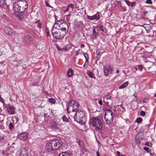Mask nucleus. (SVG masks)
<instances>
[{"label": "nucleus", "instance_id": "a19ab883", "mask_svg": "<svg viewBox=\"0 0 156 156\" xmlns=\"http://www.w3.org/2000/svg\"><path fill=\"white\" fill-rule=\"evenodd\" d=\"M146 145L149 147H151L152 146V144L151 143H150L149 142H147L146 143Z\"/></svg>", "mask_w": 156, "mask_h": 156}, {"label": "nucleus", "instance_id": "2eb2a0df", "mask_svg": "<svg viewBox=\"0 0 156 156\" xmlns=\"http://www.w3.org/2000/svg\"><path fill=\"white\" fill-rule=\"evenodd\" d=\"M87 18L88 19L90 20H98L100 18L98 12L96 14L92 16H87Z\"/></svg>", "mask_w": 156, "mask_h": 156}, {"label": "nucleus", "instance_id": "6ab92c4d", "mask_svg": "<svg viewBox=\"0 0 156 156\" xmlns=\"http://www.w3.org/2000/svg\"><path fill=\"white\" fill-rule=\"evenodd\" d=\"M124 1L129 6L133 7L136 4V3L135 2H131L127 0H125Z\"/></svg>", "mask_w": 156, "mask_h": 156}, {"label": "nucleus", "instance_id": "6e6552de", "mask_svg": "<svg viewBox=\"0 0 156 156\" xmlns=\"http://www.w3.org/2000/svg\"><path fill=\"white\" fill-rule=\"evenodd\" d=\"M21 7V8L25 11L28 7L27 2L25 0H19L16 2Z\"/></svg>", "mask_w": 156, "mask_h": 156}, {"label": "nucleus", "instance_id": "1a4fd4ad", "mask_svg": "<svg viewBox=\"0 0 156 156\" xmlns=\"http://www.w3.org/2000/svg\"><path fill=\"white\" fill-rule=\"evenodd\" d=\"M6 108L9 115H13L15 113V108L14 106L10 104H8L6 106Z\"/></svg>", "mask_w": 156, "mask_h": 156}, {"label": "nucleus", "instance_id": "473e14b6", "mask_svg": "<svg viewBox=\"0 0 156 156\" xmlns=\"http://www.w3.org/2000/svg\"><path fill=\"white\" fill-rule=\"evenodd\" d=\"M84 56L86 59V61L85 62V63L87 62L88 60V54L87 53H84Z\"/></svg>", "mask_w": 156, "mask_h": 156}, {"label": "nucleus", "instance_id": "4d7b16f0", "mask_svg": "<svg viewBox=\"0 0 156 156\" xmlns=\"http://www.w3.org/2000/svg\"><path fill=\"white\" fill-rule=\"evenodd\" d=\"M85 46V45L83 44H80V47L82 48L84 47Z\"/></svg>", "mask_w": 156, "mask_h": 156}, {"label": "nucleus", "instance_id": "de8ad7c7", "mask_svg": "<svg viewBox=\"0 0 156 156\" xmlns=\"http://www.w3.org/2000/svg\"><path fill=\"white\" fill-rule=\"evenodd\" d=\"M138 69H140V71L142 70L143 69L142 66L141 65H139L138 66Z\"/></svg>", "mask_w": 156, "mask_h": 156}, {"label": "nucleus", "instance_id": "20e7f679", "mask_svg": "<svg viewBox=\"0 0 156 156\" xmlns=\"http://www.w3.org/2000/svg\"><path fill=\"white\" fill-rule=\"evenodd\" d=\"M51 31L53 37L57 39L63 38L66 34L64 32L57 29V26L55 25L52 28Z\"/></svg>", "mask_w": 156, "mask_h": 156}, {"label": "nucleus", "instance_id": "e433bc0d", "mask_svg": "<svg viewBox=\"0 0 156 156\" xmlns=\"http://www.w3.org/2000/svg\"><path fill=\"white\" fill-rule=\"evenodd\" d=\"M143 101L145 103L148 102L149 101L148 98L146 97L144 98L143 99Z\"/></svg>", "mask_w": 156, "mask_h": 156}, {"label": "nucleus", "instance_id": "c9c22d12", "mask_svg": "<svg viewBox=\"0 0 156 156\" xmlns=\"http://www.w3.org/2000/svg\"><path fill=\"white\" fill-rule=\"evenodd\" d=\"M111 96L109 94H107L105 97V98L108 100L111 99Z\"/></svg>", "mask_w": 156, "mask_h": 156}, {"label": "nucleus", "instance_id": "7ed1b4c3", "mask_svg": "<svg viewBox=\"0 0 156 156\" xmlns=\"http://www.w3.org/2000/svg\"><path fill=\"white\" fill-rule=\"evenodd\" d=\"M89 123L96 130L101 129L102 127V124L101 120L96 117L90 118Z\"/></svg>", "mask_w": 156, "mask_h": 156}, {"label": "nucleus", "instance_id": "cd10ccee", "mask_svg": "<svg viewBox=\"0 0 156 156\" xmlns=\"http://www.w3.org/2000/svg\"><path fill=\"white\" fill-rule=\"evenodd\" d=\"M62 119L63 121L64 122H67L69 121L68 118L65 115L63 116L62 118Z\"/></svg>", "mask_w": 156, "mask_h": 156}, {"label": "nucleus", "instance_id": "a878e982", "mask_svg": "<svg viewBox=\"0 0 156 156\" xmlns=\"http://www.w3.org/2000/svg\"><path fill=\"white\" fill-rule=\"evenodd\" d=\"M87 74L91 78H93L94 77V74L90 71H87Z\"/></svg>", "mask_w": 156, "mask_h": 156}, {"label": "nucleus", "instance_id": "58836bf2", "mask_svg": "<svg viewBox=\"0 0 156 156\" xmlns=\"http://www.w3.org/2000/svg\"><path fill=\"white\" fill-rule=\"evenodd\" d=\"M55 46L56 48L58 50L60 51L62 50V49L61 48H60L59 47V45L58 44H55Z\"/></svg>", "mask_w": 156, "mask_h": 156}, {"label": "nucleus", "instance_id": "423d86ee", "mask_svg": "<svg viewBox=\"0 0 156 156\" xmlns=\"http://www.w3.org/2000/svg\"><path fill=\"white\" fill-rule=\"evenodd\" d=\"M59 23L56 24V26H57V29L64 32L65 34H66L68 32V26L67 23L65 21H61Z\"/></svg>", "mask_w": 156, "mask_h": 156}, {"label": "nucleus", "instance_id": "603ef678", "mask_svg": "<svg viewBox=\"0 0 156 156\" xmlns=\"http://www.w3.org/2000/svg\"><path fill=\"white\" fill-rule=\"evenodd\" d=\"M69 7L68 6L67 8H66V9L65 10V12H67L69 11Z\"/></svg>", "mask_w": 156, "mask_h": 156}, {"label": "nucleus", "instance_id": "f8f14e48", "mask_svg": "<svg viewBox=\"0 0 156 156\" xmlns=\"http://www.w3.org/2000/svg\"><path fill=\"white\" fill-rule=\"evenodd\" d=\"M45 148L47 152H50L51 153H53V151L54 150V148H53L49 142L46 144Z\"/></svg>", "mask_w": 156, "mask_h": 156}, {"label": "nucleus", "instance_id": "bf43d9fd", "mask_svg": "<svg viewBox=\"0 0 156 156\" xmlns=\"http://www.w3.org/2000/svg\"><path fill=\"white\" fill-rule=\"evenodd\" d=\"M135 141L137 143H139V140L138 139L136 140Z\"/></svg>", "mask_w": 156, "mask_h": 156}, {"label": "nucleus", "instance_id": "5fc2aeb1", "mask_svg": "<svg viewBox=\"0 0 156 156\" xmlns=\"http://www.w3.org/2000/svg\"><path fill=\"white\" fill-rule=\"evenodd\" d=\"M117 154L118 156H121V155H120V152L119 151H117Z\"/></svg>", "mask_w": 156, "mask_h": 156}, {"label": "nucleus", "instance_id": "b1692460", "mask_svg": "<svg viewBox=\"0 0 156 156\" xmlns=\"http://www.w3.org/2000/svg\"><path fill=\"white\" fill-rule=\"evenodd\" d=\"M73 74V70L71 68H70L67 72V76L69 77H70L72 76Z\"/></svg>", "mask_w": 156, "mask_h": 156}, {"label": "nucleus", "instance_id": "7c9ffc66", "mask_svg": "<svg viewBox=\"0 0 156 156\" xmlns=\"http://www.w3.org/2000/svg\"><path fill=\"white\" fill-rule=\"evenodd\" d=\"M5 0H0V8H2L4 5H5Z\"/></svg>", "mask_w": 156, "mask_h": 156}, {"label": "nucleus", "instance_id": "680f3d73", "mask_svg": "<svg viewBox=\"0 0 156 156\" xmlns=\"http://www.w3.org/2000/svg\"><path fill=\"white\" fill-rule=\"evenodd\" d=\"M85 63H85H85H84V65H83V66L84 67H87V66H86V65H85Z\"/></svg>", "mask_w": 156, "mask_h": 156}, {"label": "nucleus", "instance_id": "9b49d317", "mask_svg": "<svg viewBox=\"0 0 156 156\" xmlns=\"http://www.w3.org/2000/svg\"><path fill=\"white\" fill-rule=\"evenodd\" d=\"M23 41L27 44L31 43L32 42V37L29 35H25L23 37Z\"/></svg>", "mask_w": 156, "mask_h": 156}, {"label": "nucleus", "instance_id": "a18cd8bd", "mask_svg": "<svg viewBox=\"0 0 156 156\" xmlns=\"http://www.w3.org/2000/svg\"><path fill=\"white\" fill-rule=\"evenodd\" d=\"M45 4L46 6L51 7V6L48 3V2L46 1H45Z\"/></svg>", "mask_w": 156, "mask_h": 156}, {"label": "nucleus", "instance_id": "72a5a7b5", "mask_svg": "<svg viewBox=\"0 0 156 156\" xmlns=\"http://www.w3.org/2000/svg\"><path fill=\"white\" fill-rule=\"evenodd\" d=\"M48 101L51 103L52 104H54L55 102V99L52 98H50L48 100Z\"/></svg>", "mask_w": 156, "mask_h": 156}, {"label": "nucleus", "instance_id": "49530a36", "mask_svg": "<svg viewBox=\"0 0 156 156\" xmlns=\"http://www.w3.org/2000/svg\"><path fill=\"white\" fill-rule=\"evenodd\" d=\"M38 82H35L32 84V86H37V84H38Z\"/></svg>", "mask_w": 156, "mask_h": 156}, {"label": "nucleus", "instance_id": "aec40b11", "mask_svg": "<svg viewBox=\"0 0 156 156\" xmlns=\"http://www.w3.org/2000/svg\"><path fill=\"white\" fill-rule=\"evenodd\" d=\"M51 125L53 128L55 129L58 128V124L56 122L52 121L51 122Z\"/></svg>", "mask_w": 156, "mask_h": 156}, {"label": "nucleus", "instance_id": "f03ea898", "mask_svg": "<svg viewBox=\"0 0 156 156\" xmlns=\"http://www.w3.org/2000/svg\"><path fill=\"white\" fill-rule=\"evenodd\" d=\"M79 105L76 101L70 100L66 103V108L67 112L69 113L72 111L75 112L78 108Z\"/></svg>", "mask_w": 156, "mask_h": 156}, {"label": "nucleus", "instance_id": "8fccbe9b", "mask_svg": "<svg viewBox=\"0 0 156 156\" xmlns=\"http://www.w3.org/2000/svg\"><path fill=\"white\" fill-rule=\"evenodd\" d=\"M46 34H47V37L50 36V35L49 31H48V30H46Z\"/></svg>", "mask_w": 156, "mask_h": 156}, {"label": "nucleus", "instance_id": "052dcab7", "mask_svg": "<svg viewBox=\"0 0 156 156\" xmlns=\"http://www.w3.org/2000/svg\"><path fill=\"white\" fill-rule=\"evenodd\" d=\"M96 154L97 156H100L99 153L98 151L97 152Z\"/></svg>", "mask_w": 156, "mask_h": 156}, {"label": "nucleus", "instance_id": "f704fd0d", "mask_svg": "<svg viewBox=\"0 0 156 156\" xmlns=\"http://www.w3.org/2000/svg\"><path fill=\"white\" fill-rule=\"evenodd\" d=\"M144 149L148 153L150 152L151 151V149L147 147H144Z\"/></svg>", "mask_w": 156, "mask_h": 156}, {"label": "nucleus", "instance_id": "393cba45", "mask_svg": "<svg viewBox=\"0 0 156 156\" xmlns=\"http://www.w3.org/2000/svg\"><path fill=\"white\" fill-rule=\"evenodd\" d=\"M59 156H70L69 153L66 151L60 153Z\"/></svg>", "mask_w": 156, "mask_h": 156}, {"label": "nucleus", "instance_id": "bb28decb", "mask_svg": "<svg viewBox=\"0 0 156 156\" xmlns=\"http://www.w3.org/2000/svg\"><path fill=\"white\" fill-rule=\"evenodd\" d=\"M153 62L150 61H147L146 62V65L148 68H150L151 67V66Z\"/></svg>", "mask_w": 156, "mask_h": 156}, {"label": "nucleus", "instance_id": "f257e3e1", "mask_svg": "<svg viewBox=\"0 0 156 156\" xmlns=\"http://www.w3.org/2000/svg\"><path fill=\"white\" fill-rule=\"evenodd\" d=\"M74 118L75 121L78 123L83 124L86 121V117L84 111L79 110L77 111L75 114Z\"/></svg>", "mask_w": 156, "mask_h": 156}, {"label": "nucleus", "instance_id": "5701e85b", "mask_svg": "<svg viewBox=\"0 0 156 156\" xmlns=\"http://www.w3.org/2000/svg\"><path fill=\"white\" fill-rule=\"evenodd\" d=\"M17 16V17L18 19L19 20H23V19L24 17V14L23 12H20Z\"/></svg>", "mask_w": 156, "mask_h": 156}, {"label": "nucleus", "instance_id": "0e129e2a", "mask_svg": "<svg viewBox=\"0 0 156 156\" xmlns=\"http://www.w3.org/2000/svg\"><path fill=\"white\" fill-rule=\"evenodd\" d=\"M113 110L115 112L116 111V109L115 108V109L113 108Z\"/></svg>", "mask_w": 156, "mask_h": 156}, {"label": "nucleus", "instance_id": "4468645a", "mask_svg": "<svg viewBox=\"0 0 156 156\" xmlns=\"http://www.w3.org/2000/svg\"><path fill=\"white\" fill-rule=\"evenodd\" d=\"M4 32L7 35H11L13 33V30L9 27H7L5 28Z\"/></svg>", "mask_w": 156, "mask_h": 156}, {"label": "nucleus", "instance_id": "39448f33", "mask_svg": "<svg viewBox=\"0 0 156 156\" xmlns=\"http://www.w3.org/2000/svg\"><path fill=\"white\" fill-rule=\"evenodd\" d=\"M113 112L110 109L107 110L104 114V119L106 122L108 124L111 123L113 120Z\"/></svg>", "mask_w": 156, "mask_h": 156}, {"label": "nucleus", "instance_id": "774afa93", "mask_svg": "<svg viewBox=\"0 0 156 156\" xmlns=\"http://www.w3.org/2000/svg\"><path fill=\"white\" fill-rule=\"evenodd\" d=\"M140 132H138L137 134H138V135H139V134H140Z\"/></svg>", "mask_w": 156, "mask_h": 156}, {"label": "nucleus", "instance_id": "37998d69", "mask_svg": "<svg viewBox=\"0 0 156 156\" xmlns=\"http://www.w3.org/2000/svg\"><path fill=\"white\" fill-rule=\"evenodd\" d=\"M80 49H78L76 51L75 55L76 56L78 55L80 53Z\"/></svg>", "mask_w": 156, "mask_h": 156}, {"label": "nucleus", "instance_id": "6e6d98bb", "mask_svg": "<svg viewBox=\"0 0 156 156\" xmlns=\"http://www.w3.org/2000/svg\"><path fill=\"white\" fill-rule=\"evenodd\" d=\"M4 138V137L2 136H1L0 135V140H2Z\"/></svg>", "mask_w": 156, "mask_h": 156}, {"label": "nucleus", "instance_id": "4be33fe9", "mask_svg": "<svg viewBox=\"0 0 156 156\" xmlns=\"http://www.w3.org/2000/svg\"><path fill=\"white\" fill-rule=\"evenodd\" d=\"M128 82H124L119 87V89H123L126 88L128 85Z\"/></svg>", "mask_w": 156, "mask_h": 156}, {"label": "nucleus", "instance_id": "09e8293b", "mask_svg": "<svg viewBox=\"0 0 156 156\" xmlns=\"http://www.w3.org/2000/svg\"><path fill=\"white\" fill-rule=\"evenodd\" d=\"M99 29L101 31L103 32L104 31V30L103 29V26H100L99 27Z\"/></svg>", "mask_w": 156, "mask_h": 156}, {"label": "nucleus", "instance_id": "69168bd1", "mask_svg": "<svg viewBox=\"0 0 156 156\" xmlns=\"http://www.w3.org/2000/svg\"><path fill=\"white\" fill-rule=\"evenodd\" d=\"M123 11H126V8H123Z\"/></svg>", "mask_w": 156, "mask_h": 156}, {"label": "nucleus", "instance_id": "f3484780", "mask_svg": "<svg viewBox=\"0 0 156 156\" xmlns=\"http://www.w3.org/2000/svg\"><path fill=\"white\" fill-rule=\"evenodd\" d=\"M111 67L110 65H108L103 67L104 73L105 76H107L109 74L108 69Z\"/></svg>", "mask_w": 156, "mask_h": 156}, {"label": "nucleus", "instance_id": "c756f323", "mask_svg": "<svg viewBox=\"0 0 156 156\" xmlns=\"http://www.w3.org/2000/svg\"><path fill=\"white\" fill-rule=\"evenodd\" d=\"M36 23H37V26L38 27L41 29V28L42 23L40 22V20H38L36 21Z\"/></svg>", "mask_w": 156, "mask_h": 156}, {"label": "nucleus", "instance_id": "ea45409f", "mask_svg": "<svg viewBox=\"0 0 156 156\" xmlns=\"http://www.w3.org/2000/svg\"><path fill=\"white\" fill-rule=\"evenodd\" d=\"M69 7H70L71 8L73 9L74 7V5L73 4H69L68 5Z\"/></svg>", "mask_w": 156, "mask_h": 156}, {"label": "nucleus", "instance_id": "79ce46f5", "mask_svg": "<svg viewBox=\"0 0 156 156\" xmlns=\"http://www.w3.org/2000/svg\"><path fill=\"white\" fill-rule=\"evenodd\" d=\"M140 115H141L144 116L145 115V112L144 111H141L140 112Z\"/></svg>", "mask_w": 156, "mask_h": 156}, {"label": "nucleus", "instance_id": "2f4dec72", "mask_svg": "<svg viewBox=\"0 0 156 156\" xmlns=\"http://www.w3.org/2000/svg\"><path fill=\"white\" fill-rule=\"evenodd\" d=\"M143 121V119L140 117L137 118L136 119V122L138 123H140Z\"/></svg>", "mask_w": 156, "mask_h": 156}, {"label": "nucleus", "instance_id": "412c9836", "mask_svg": "<svg viewBox=\"0 0 156 156\" xmlns=\"http://www.w3.org/2000/svg\"><path fill=\"white\" fill-rule=\"evenodd\" d=\"M72 47V45L70 43H69L66 45L64 48H62V50L67 51L69 50Z\"/></svg>", "mask_w": 156, "mask_h": 156}, {"label": "nucleus", "instance_id": "13d9d810", "mask_svg": "<svg viewBox=\"0 0 156 156\" xmlns=\"http://www.w3.org/2000/svg\"><path fill=\"white\" fill-rule=\"evenodd\" d=\"M117 106H119L121 108H122L123 109V108H124L123 107H122V106L121 105H117Z\"/></svg>", "mask_w": 156, "mask_h": 156}, {"label": "nucleus", "instance_id": "4c0bfd02", "mask_svg": "<svg viewBox=\"0 0 156 156\" xmlns=\"http://www.w3.org/2000/svg\"><path fill=\"white\" fill-rule=\"evenodd\" d=\"M145 3L147 4L151 5L152 3L151 0H146L145 1Z\"/></svg>", "mask_w": 156, "mask_h": 156}, {"label": "nucleus", "instance_id": "ddd939ff", "mask_svg": "<svg viewBox=\"0 0 156 156\" xmlns=\"http://www.w3.org/2000/svg\"><path fill=\"white\" fill-rule=\"evenodd\" d=\"M28 133L27 132H23L18 135V138L21 140H26L27 137Z\"/></svg>", "mask_w": 156, "mask_h": 156}, {"label": "nucleus", "instance_id": "e2e57ef3", "mask_svg": "<svg viewBox=\"0 0 156 156\" xmlns=\"http://www.w3.org/2000/svg\"><path fill=\"white\" fill-rule=\"evenodd\" d=\"M119 72V70L118 69H116V73H118Z\"/></svg>", "mask_w": 156, "mask_h": 156}, {"label": "nucleus", "instance_id": "dca6fc26", "mask_svg": "<svg viewBox=\"0 0 156 156\" xmlns=\"http://www.w3.org/2000/svg\"><path fill=\"white\" fill-rule=\"evenodd\" d=\"M20 155L21 156H28L29 154L27 150L25 148H23L21 149Z\"/></svg>", "mask_w": 156, "mask_h": 156}, {"label": "nucleus", "instance_id": "9d476101", "mask_svg": "<svg viewBox=\"0 0 156 156\" xmlns=\"http://www.w3.org/2000/svg\"><path fill=\"white\" fill-rule=\"evenodd\" d=\"M21 7L17 4L16 2L13 3V9L16 12H23L25 10L21 8Z\"/></svg>", "mask_w": 156, "mask_h": 156}, {"label": "nucleus", "instance_id": "0eeeda50", "mask_svg": "<svg viewBox=\"0 0 156 156\" xmlns=\"http://www.w3.org/2000/svg\"><path fill=\"white\" fill-rule=\"evenodd\" d=\"M49 142L53 148H54V150L58 149L62 144V142L60 140L54 139L50 140Z\"/></svg>", "mask_w": 156, "mask_h": 156}, {"label": "nucleus", "instance_id": "a211bd4d", "mask_svg": "<svg viewBox=\"0 0 156 156\" xmlns=\"http://www.w3.org/2000/svg\"><path fill=\"white\" fill-rule=\"evenodd\" d=\"M93 33L91 34V38L94 40L98 37V33L96 32L95 28H94L92 30Z\"/></svg>", "mask_w": 156, "mask_h": 156}, {"label": "nucleus", "instance_id": "c85d7f7f", "mask_svg": "<svg viewBox=\"0 0 156 156\" xmlns=\"http://www.w3.org/2000/svg\"><path fill=\"white\" fill-rule=\"evenodd\" d=\"M9 128L10 130H13L14 129V125L12 123L10 122L9 124Z\"/></svg>", "mask_w": 156, "mask_h": 156}, {"label": "nucleus", "instance_id": "338daca9", "mask_svg": "<svg viewBox=\"0 0 156 156\" xmlns=\"http://www.w3.org/2000/svg\"><path fill=\"white\" fill-rule=\"evenodd\" d=\"M121 156H126V155L125 154H122L120 155Z\"/></svg>", "mask_w": 156, "mask_h": 156}, {"label": "nucleus", "instance_id": "864d4df0", "mask_svg": "<svg viewBox=\"0 0 156 156\" xmlns=\"http://www.w3.org/2000/svg\"><path fill=\"white\" fill-rule=\"evenodd\" d=\"M8 16L7 14H4L3 15L2 17L3 18H6Z\"/></svg>", "mask_w": 156, "mask_h": 156}, {"label": "nucleus", "instance_id": "c03bdc74", "mask_svg": "<svg viewBox=\"0 0 156 156\" xmlns=\"http://www.w3.org/2000/svg\"><path fill=\"white\" fill-rule=\"evenodd\" d=\"M78 144L80 146H81V147L82 146V145L83 144V142L82 141L80 140L79 141Z\"/></svg>", "mask_w": 156, "mask_h": 156}, {"label": "nucleus", "instance_id": "3c124183", "mask_svg": "<svg viewBox=\"0 0 156 156\" xmlns=\"http://www.w3.org/2000/svg\"><path fill=\"white\" fill-rule=\"evenodd\" d=\"M98 103L100 105H102V100H99L98 101Z\"/></svg>", "mask_w": 156, "mask_h": 156}]
</instances>
